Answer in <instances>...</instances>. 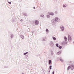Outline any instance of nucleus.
Masks as SVG:
<instances>
[{
    "label": "nucleus",
    "mask_w": 74,
    "mask_h": 74,
    "mask_svg": "<svg viewBox=\"0 0 74 74\" xmlns=\"http://www.w3.org/2000/svg\"><path fill=\"white\" fill-rule=\"evenodd\" d=\"M48 14L49 15H53V13L52 12H49L48 13Z\"/></svg>",
    "instance_id": "1"
},
{
    "label": "nucleus",
    "mask_w": 74,
    "mask_h": 74,
    "mask_svg": "<svg viewBox=\"0 0 74 74\" xmlns=\"http://www.w3.org/2000/svg\"><path fill=\"white\" fill-rule=\"evenodd\" d=\"M68 39L69 40H71L72 39L71 38V36H70V35H68Z\"/></svg>",
    "instance_id": "2"
},
{
    "label": "nucleus",
    "mask_w": 74,
    "mask_h": 74,
    "mask_svg": "<svg viewBox=\"0 0 74 74\" xmlns=\"http://www.w3.org/2000/svg\"><path fill=\"white\" fill-rule=\"evenodd\" d=\"M35 25H38V21H36L35 22Z\"/></svg>",
    "instance_id": "3"
},
{
    "label": "nucleus",
    "mask_w": 74,
    "mask_h": 74,
    "mask_svg": "<svg viewBox=\"0 0 74 74\" xmlns=\"http://www.w3.org/2000/svg\"><path fill=\"white\" fill-rule=\"evenodd\" d=\"M60 28L61 29V30L63 31V30H64V28L63 26H61L60 27Z\"/></svg>",
    "instance_id": "4"
},
{
    "label": "nucleus",
    "mask_w": 74,
    "mask_h": 74,
    "mask_svg": "<svg viewBox=\"0 0 74 74\" xmlns=\"http://www.w3.org/2000/svg\"><path fill=\"white\" fill-rule=\"evenodd\" d=\"M64 38L65 41H67V38L66 37V36H64Z\"/></svg>",
    "instance_id": "5"
},
{
    "label": "nucleus",
    "mask_w": 74,
    "mask_h": 74,
    "mask_svg": "<svg viewBox=\"0 0 74 74\" xmlns=\"http://www.w3.org/2000/svg\"><path fill=\"white\" fill-rule=\"evenodd\" d=\"M58 18H55V21H58Z\"/></svg>",
    "instance_id": "6"
},
{
    "label": "nucleus",
    "mask_w": 74,
    "mask_h": 74,
    "mask_svg": "<svg viewBox=\"0 0 74 74\" xmlns=\"http://www.w3.org/2000/svg\"><path fill=\"white\" fill-rule=\"evenodd\" d=\"M53 38L54 40H56V38L54 37H53Z\"/></svg>",
    "instance_id": "7"
},
{
    "label": "nucleus",
    "mask_w": 74,
    "mask_h": 74,
    "mask_svg": "<svg viewBox=\"0 0 74 74\" xmlns=\"http://www.w3.org/2000/svg\"><path fill=\"white\" fill-rule=\"evenodd\" d=\"M56 46L57 47H58V48H59V45L58 44H56Z\"/></svg>",
    "instance_id": "8"
},
{
    "label": "nucleus",
    "mask_w": 74,
    "mask_h": 74,
    "mask_svg": "<svg viewBox=\"0 0 74 74\" xmlns=\"http://www.w3.org/2000/svg\"><path fill=\"white\" fill-rule=\"evenodd\" d=\"M52 66H49V69L50 70H51L52 69Z\"/></svg>",
    "instance_id": "9"
},
{
    "label": "nucleus",
    "mask_w": 74,
    "mask_h": 74,
    "mask_svg": "<svg viewBox=\"0 0 74 74\" xmlns=\"http://www.w3.org/2000/svg\"><path fill=\"white\" fill-rule=\"evenodd\" d=\"M71 68V67L70 66H69L68 67V70H69Z\"/></svg>",
    "instance_id": "10"
},
{
    "label": "nucleus",
    "mask_w": 74,
    "mask_h": 74,
    "mask_svg": "<svg viewBox=\"0 0 74 74\" xmlns=\"http://www.w3.org/2000/svg\"><path fill=\"white\" fill-rule=\"evenodd\" d=\"M66 7V6L65 5H63V7Z\"/></svg>",
    "instance_id": "11"
},
{
    "label": "nucleus",
    "mask_w": 74,
    "mask_h": 74,
    "mask_svg": "<svg viewBox=\"0 0 74 74\" xmlns=\"http://www.w3.org/2000/svg\"><path fill=\"white\" fill-rule=\"evenodd\" d=\"M51 60H49V64H51Z\"/></svg>",
    "instance_id": "12"
},
{
    "label": "nucleus",
    "mask_w": 74,
    "mask_h": 74,
    "mask_svg": "<svg viewBox=\"0 0 74 74\" xmlns=\"http://www.w3.org/2000/svg\"><path fill=\"white\" fill-rule=\"evenodd\" d=\"M44 16L43 15H41L40 16H41V17H43Z\"/></svg>",
    "instance_id": "13"
},
{
    "label": "nucleus",
    "mask_w": 74,
    "mask_h": 74,
    "mask_svg": "<svg viewBox=\"0 0 74 74\" xmlns=\"http://www.w3.org/2000/svg\"><path fill=\"white\" fill-rule=\"evenodd\" d=\"M28 53L27 52H26V53H24V55H26V54H27Z\"/></svg>",
    "instance_id": "14"
},
{
    "label": "nucleus",
    "mask_w": 74,
    "mask_h": 74,
    "mask_svg": "<svg viewBox=\"0 0 74 74\" xmlns=\"http://www.w3.org/2000/svg\"><path fill=\"white\" fill-rule=\"evenodd\" d=\"M46 32H48V29H47L46 30Z\"/></svg>",
    "instance_id": "15"
},
{
    "label": "nucleus",
    "mask_w": 74,
    "mask_h": 74,
    "mask_svg": "<svg viewBox=\"0 0 74 74\" xmlns=\"http://www.w3.org/2000/svg\"><path fill=\"white\" fill-rule=\"evenodd\" d=\"M62 48V46H60L59 47L60 49H61Z\"/></svg>",
    "instance_id": "16"
},
{
    "label": "nucleus",
    "mask_w": 74,
    "mask_h": 74,
    "mask_svg": "<svg viewBox=\"0 0 74 74\" xmlns=\"http://www.w3.org/2000/svg\"><path fill=\"white\" fill-rule=\"evenodd\" d=\"M60 60L61 61V62H63V60L62 59H60Z\"/></svg>",
    "instance_id": "17"
},
{
    "label": "nucleus",
    "mask_w": 74,
    "mask_h": 74,
    "mask_svg": "<svg viewBox=\"0 0 74 74\" xmlns=\"http://www.w3.org/2000/svg\"><path fill=\"white\" fill-rule=\"evenodd\" d=\"M8 3H9V4H11V3L10 2H9Z\"/></svg>",
    "instance_id": "18"
},
{
    "label": "nucleus",
    "mask_w": 74,
    "mask_h": 74,
    "mask_svg": "<svg viewBox=\"0 0 74 74\" xmlns=\"http://www.w3.org/2000/svg\"><path fill=\"white\" fill-rule=\"evenodd\" d=\"M54 71L53 72V74H54Z\"/></svg>",
    "instance_id": "19"
},
{
    "label": "nucleus",
    "mask_w": 74,
    "mask_h": 74,
    "mask_svg": "<svg viewBox=\"0 0 74 74\" xmlns=\"http://www.w3.org/2000/svg\"><path fill=\"white\" fill-rule=\"evenodd\" d=\"M47 17H48V16L49 17V15H47Z\"/></svg>",
    "instance_id": "20"
},
{
    "label": "nucleus",
    "mask_w": 74,
    "mask_h": 74,
    "mask_svg": "<svg viewBox=\"0 0 74 74\" xmlns=\"http://www.w3.org/2000/svg\"><path fill=\"white\" fill-rule=\"evenodd\" d=\"M34 9H35V7H34Z\"/></svg>",
    "instance_id": "21"
},
{
    "label": "nucleus",
    "mask_w": 74,
    "mask_h": 74,
    "mask_svg": "<svg viewBox=\"0 0 74 74\" xmlns=\"http://www.w3.org/2000/svg\"><path fill=\"white\" fill-rule=\"evenodd\" d=\"M55 13H56V14H57V12H55Z\"/></svg>",
    "instance_id": "22"
},
{
    "label": "nucleus",
    "mask_w": 74,
    "mask_h": 74,
    "mask_svg": "<svg viewBox=\"0 0 74 74\" xmlns=\"http://www.w3.org/2000/svg\"><path fill=\"white\" fill-rule=\"evenodd\" d=\"M49 72L50 73V71H49Z\"/></svg>",
    "instance_id": "23"
},
{
    "label": "nucleus",
    "mask_w": 74,
    "mask_h": 74,
    "mask_svg": "<svg viewBox=\"0 0 74 74\" xmlns=\"http://www.w3.org/2000/svg\"><path fill=\"white\" fill-rule=\"evenodd\" d=\"M73 44H74V41L73 42Z\"/></svg>",
    "instance_id": "24"
}]
</instances>
